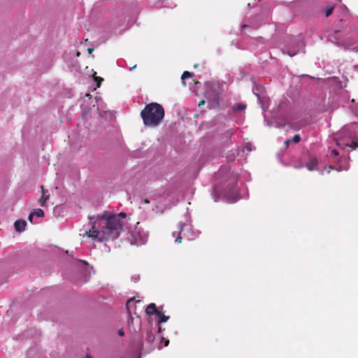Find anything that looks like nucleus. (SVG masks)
Instances as JSON below:
<instances>
[{"instance_id": "1", "label": "nucleus", "mask_w": 358, "mask_h": 358, "mask_svg": "<svg viewBox=\"0 0 358 358\" xmlns=\"http://www.w3.org/2000/svg\"><path fill=\"white\" fill-rule=\"evenodd\" d=\"M126 218L125 213L116 214L106 210L96 217L92 229L86 231L85 235L100 242L116 239L124 230L123 220Z\"/></svg>"}, {"instance_id": "2", "label": "nucleus", "mask_w": 358, "mask_h": 358, "mask_svg": "<svg viewBox=\"0 0 358 358\" xmlns=\"http://www.w3.org/2000/svg\"><path fill=\"white\" fill-rule=\"evenodd\" d=\"M353 112L358 117V105L355 106ZM336 145L343 151L341 157H345V152L358 148V124L354 122L351 126H345L338 134Z\"/></svg>"}, {"instance_id": "3", "label": "nucleus", "mask_w": 358, "mask_h": 358, "mask_svg": "<svg viewBox=\"0 0 358 358\" xmlns=\"http://www.w3.org/2000/svg\"><path fill=\"white\" fill-rule=\"evenodd\" d=\"M145 127H156L164 120L165 111L159 103H147L140 114Z\"/></svg>"}, {"instance_id": "4", "label": "nucleus", "mask_w": 358, "mask_h": 358, "mask_svg": "<svg viewBox=\"0 0 358 358\" xmlns=\"http://www.w3.org/2000/svg\"><path fill=\"white\" fill-rule=\"evenodd\" d=\"M221 84L214 81H206L204 83V97L208 101L209 109L220 108V100L221 96Z\"/></svg>"}, {"instance_id": "5", "label": "nucleus", "mask_w": 358, "mask_h": 358, "mask_svg": "<svg viewBox=\"0 0 358 358\" xmlns=\"http://www.w3.org/2000/svg\"><path fill=\"white\" fill-rule=\"evenodd\" d=\"M289 115V108L287 103L282 101L273 110L272 120H268L267 124L271 126L275 123L276 127L283 128L288 122Z\"/></svg>"}, {"instance_id": "6", "label": "nucleus", "mask_w": 358, "mask_h": 358, "mask_svg": "<svg viewBox=\"0 0 358 358\" xmlns=\"http://www.w3.org/2000/svg\"><path fill=\"white\" fill-rule=\"evenodd\" d=\"M305 46L303 41L296 36H287L284 38L282 52L290 57L297 55L300 50Z\"/></svg>"}, {"instance_id": "7", "label": "nucleus", "mask_w": 358, "mask_h": 358, "mask_svg": "<svg viewBox=\"0 0 358 358\" xmlns=\"http://www.w3.org/2000/svg\"><path fill=\"white\" fill-rule=\"evenodd\" d=\"M216 178L229 189L234 188L238 180V175L234 171L229 170L227 167H222L216 173Z\"/></svg>"}, {"instance_id": "8", "label": "nucleus", "mask_w": 358, "mask_h": 358, "mask_svg": "<svg viewBox=\"0 0 358 358\" xmlns=\"http://www.w3.org/2000/svg\"><path fill=\"white\" fill-rule=\"evenodd\" d=\"M145 313L148 315H155L158 318L157 321L158 325H159L161 323L167 322L169 318V316H166L160 310H159L157 308L155 303H151L147 306L145 309Z\"/></svg>"}, {"instance_id": "9", "label": "nucleus", "mask_w": 358, "mask_h": 358, "mask_svg": "<svg viewBox=\"0 0 358 358\" xmlns=\"http://www.w3.org/2000/svg\"><path fill=\"white\" fill-rule=\"evenodd\" d=\"M324 3H326L327 6H322V5L315 6L313 8V13H318V14H322L326 17H329L333 13L334 10L336 7V4L329 3L327 1H324Z\"/></svg>"}, {"instance_id": "10", "label": "nucleus", "mask_w": 358, "mask_h": 358, "mask_svg": "<svg viewBox=\"0 0 358 358\" xmlns=\"http://www.w3.org/2000/svg\"><path fill=\"white\" fill-rule=\"evenodd\" d=\"M252 92L257 97L258 101L262 105V108L264 112L266 111V107L262 101L261 94L266 92V89L263 85L256 82L255 78H252Z\"/></svg>"}, {"instance_id": "11", "label": "nucleus", "mask_w": 358, "mask_h": 358, "mask_svg": "<svg viewBox=\"0 0 358 358\" xmlns=\"http://www.w3.org/2000/svg\"><path fill=\"white\" fill-rule=\"evenodd\" d=\"M343 22H344V20L340 19L338 21V24H337L338 29H336L333 33L329 34L327 36V41L334 43L338 46L340 45V43L338 42V41L342 38V35L341 29V27L340 26L339 24Z\"/></svg>"}, {"instance_id": "12", "label": "nucleus", "mask_w": 358, "mask_h": 358, "mask_svg": "<svg viewBox=\"0 0 358 358\" xmlns=\"http://www.w3.org/2000/svg\"><path fill=\"white\" fill-rule=\"evenodd\" d=\"M148 155L149 157H163V149L160 145H152L148 149Z\"/></svg>"}, {"instance_id": "13", "label": "nucleus", "mask_w": 358, "mask_h": 358, "mask_svg": "<svg viewBox=\"0 0 358 358\" xmlns=\"http://www.w3.org/2000/svg\"><path fill=\"white\" fill-rule=\"evenodd\" d=\"M253 150H255V147L251 143H246L243 147L238 148L236 155L242 157L245 151L251 152Z\"/></svg>"}, {"instance_id": "14", "label": "nucleus", "mask_w": 358, "mask_h": 358, "mask_svg": "<svg viewBox=\"0 0 358 358\" xmlns=\"http://www.w3.org/2000/svg\"><path fill=\"white\" fill-rule=\"evenodd\" d=\"M41 196L38 199V203L41 206L44 207L45 206L46 202L50 199V194H47L48 191L45 189V187L43 185L41 186Z\"/></svg>"}, {"instance_id": "15", "label": "nucleus", "mask_w": 358, "mask_h": 358, "mask_svg": "<svg viewBox=\"0 0 358 358\" xmlns=\"http://www.w3.org/2000/svg\"><path fill=\"white\" fill-rule=\"evenodd\" d=\"M138 303H141V301L137 300L135 301L134 298L130 299L127 301L126 304V308L128 312V314L129 316L131 315V312L134 310V309H136V305Z\"/></svg>"}, {"instance_id": "16", "label": "nucleus", "mask_w": 358, "mask_h": 358, "mask_svg": "<svg viewBox=\"0 0 358 358\" xmlns=\"http://www.w3.org/2000/svg\"><path fill=\"white\" fill-rule=\"evenodd\" d=\"M81 108V116L83 120H87L90 116L91 108L89 106L85 105V103L80 106Z\"/></svg>"}, {"instance_id": "17", "label": "nucleus", "mask_w": 358, "mask_h": 358, "mask_svg": "<svg viewBox=\"0 0 358 358\" xmlns=\"http://www.w3.org/2000/svg\"><path fill=\"white\" fill-rule=\"evenodd\" d=\"M27 222L23 220H18L15 222L14 227L16 231L21 233L25 229Z\"/></svg>"}, {"instance_id": "18", "label": "nucleus", "mask_w": 358, "mask_h": 358, "mask_svg": "<svg viewBox=\"0 0 358 358\" xmlns=\"http://www.w3.org/2000/svg\"><path fill=\"white\" fill-rule=\"evenodd\" d=\"M247 108V105L245 103L239 102L237 103H235L232 108L231 110L234 113H241L244 111Z\"/></svg>"}, {"instance_id": "19", "label": "nucleus", "mask_w": 358, "mask_h": 358, "mask_svg": "<svg viewBox=\"0 0 358 358\" xmlns=\"http://www.w3.org/2000/svg\"><path fill=\"white\" fill-rule=\"evenodd\" d=\"M301 137L300 136V134H295L294 135V136L291 138H289V139H287L285 141V145H286V147H287L290 143H298L301 141Z\"/></svg>"}, {"instance_id": "20", "label": "nucleus", "mask_w": 358, "mask_h": 358, "mask_svg": "<svg viewBox=\"0 0 358 358\" xmlns=\"http://www.w3.org/2000/svg\"><path fill=\"white\" fill-rule=\"evenodd\" d=\"M96 73L94 71V83L95 85V87H94V90L100 87L101 85V83L103 81V78H101V77H99V76H96Z\"/></svg>"}, {"instance_id": "21", "label": "nucleus", "mask_w": 358, "mask_h": 358, "mask_svg": "<svg viewBox=\"0 0 358 358\" xmlns=\"http://www.w3.org/2000/svg\"><path fill=\"white\" fill-rule=\"evenodd\" d=\"M194 76V74L193 73L189 72L188 71H185L181 76V80H182V84L185 86L186 85L185 79L192 78Z\"/></svg>"}, {"instance_id": "22", "label": "nucleus", "mask_w": 358, "mask_h": 358, "mask_svg": "<svg viewBox=\"0 0 358 358\" xmlns=\"http://www.w3.org/2000/svg\"><path fill=\"white\" fill-rule=\"evenodd\" d=\"M317 164V158H311L310 161L306 164V167L309 171H312Z\"/></svg>"}, {"instance_id": "23", "label": "nucleus", "mask_w": 358, "mask_h": 358, "mask_svg": "<svg viewBox=\"0 0 358 358\" xmlns=\"http://www.w3.org/2000/svg\"><path fill=\"white\" fill-rule=\"evenodd\" d=\"M155 339V336L154 333L152 331H148L146 333V338L145 340L150 343H152L154 342Z\"/></svg>"}, {"instance_id": "24", "label": "nucleus", "mask_w": 358, "mask_h": 358, "mask_svg": "<svg viewBox=\"0 0 358 358\" xmlns=\"http://www.w3.org/2000/svg\"><path fill=\"white\" fill-rule=\"evenodd\" d=\"M179 233L176 236L175 242L177 243H180L182 242V236H180V233L182 231V225L181 224L178 226Z\"/></svg>"}, {"instance_id": "25", "label": "nucleus", "mask_w": 358, "mask_h": 358, "mask_svg": "<svg viewBox=\"0 0 358 358\" xmlns=\"http://www.w3.org/2000/svg\"><path fill=\"white\" fill-rule=\"evenodd\" d=\"M234 134L232 129H227L223 134V138H226L227 140L230 139Z\"/></svg>"}, {"instance_id": "26", "label": "nucleus", "mask_w": 358, "mask_h": 358, "mask_svg": "<svg viewBox=\"0 0 358 358\" xmlns=\"http://www.w3.org/2000/svg\"><path fill=\"white\" fill-rule=\"evenodd\" d=\"M34 214V215H36L38 217H43L44 216V212L41 208L35 209Z\"/></svg>"}, {"instance_id": "27", "label": "nucleus", "mask_w": 358, "mask_h": 358, "mask_svg": "<svg viewBox=\"0 0 358 358\" xmlns=\"http://www.w3.org/2000/svg\"><path fill=\"white\" fill-rule=\"evenodd\" d=\"M331 155L334 156V157H338L340 153L339 152L336 150V149H332L331 150Z\"/></svg>"}, {"instance_id": "28", "label": "nucleus", "mask_w": 358, "mask_h": 358, "mask_svg": "<svg viewBox=\"0 0 358 358\" xmlns=\"http://www.w3.org/2000/svg\"><path fill=\"white\" fill-rule=\"evenodd\" d=\"M245 28H250V26H249V25H248V24H242L241 25V31H243V30L244 29H245Z\"/></svg>"}, {"instance_id": "29", "label": "nucleus", "mask_w": 358, "mask_h": 358, "mask_svg": "<svg viewBox=\"0 0 358 358\" xmlns=\"http://www.w3.org/2000/svg\"><path fill=\"white\" fill-rule=\"evenodd\" d=\"M162 341L164 343L165 346H167L169 343V341L164 338H162Z\"/></svg>"}, {"instance_id": "30", "label": "nucleus", "mask_w": 358, "mask_h": 358, "mask_svg": "<svg viewBox=\"0 0 358 358\" xmlns=\"http://www.w3.org/2000/svg\"><path fill=\"white\" fill-rule=\"evenodd\" d=\"M34 213H31L29 215V217H28V220L32 222H33V217H34Z\"/></svg>"}, {"instance_id": "31", "label": "nucleus", "mask_w": 358, "mask_h": 358, "mask_svg": "<svg viewBox=\"0 0 358 358\" xmlns=\"http://www.w3.org/2000/svg\"><path fill=\"white\" fill-rule=\"evenodd\" d=\"M118 334H119L120 336H124V331H123V329H120L118 331Z\"/></svg>"}, {"instance_id": "32", "label": "nucleus", "mask_w": 358, "mask_h": 358, "mask_svg": "<svg viewBox=\"0 0 358 358\" xmlns=\"http://www.w3.org/2000/svg\"><path fill=\"white\" fill-rule=\"evenodd\" d=\"M87 52L89 54H92L93 52V51H94V48L90 47V48H87Z\"/></svg>"}, {"instance_id": "33", "label": "nucleus", "mask_w": 358, "mask_h": 358, "mask_svg": "<svg viewBox=\"0 0 358 358\" xmlns=\"http://www.w3.org/2000/svg\"><path fill=\"white\" fill-rule=\"evenodd\" d=\"M195 85H196V87H200V86H201V83H200L199 81H196V82L195 83Z\"/></svg>"}, {"instance_id": "34", "label": "nucleus", "mask_w": 358, "mask_h": 358, "mask_svg": "<svg viewBox=\"0 0 358 358\" xmlns=\"http://www.w3.org/2000/svg\"><path fill=\"white\" fill-rule=\"evenodd\" d=\"M164 329L160 327V325H158V332L161 333Z\"/></svg>"}, {"instance_id": "35", "label": "nucleus", "mask_w": 358, "mask_h": 358, "mask_svg": "<svg viewBox=\"0 0 358 358\" xmlns=\"http://www.w3.org/2000/svg\"><path fill=\"white\" fill-rule=\"evenodd\" d=\"M143 201L144 203H146V204L150 203V201L148 199H143Z\"/></svg>"}, {"instance_id": "36", "label": "nucleus", "mask_w": 358, "mask_h": 358, "mask_svg": "<svg viewBox=\"0 0 358 358\" xmlns=\"http://www.w3.org/2000/svg\"><path fill=\"white\" fill-rule=\"evenodd\" d=\"M205 103V101H200L199 106L203 105Z\"/></svg>"}, {"instance_id": "37", "label": "nucleus", "mask_w": 358, "mask_h": 358, "mask_svg": "<svg viewBox=\"0 0 358 358\" xmlns=\"http://www.w3.org/2000/svg\"><path fill=\"white\" fill-rule=\"evenodd\" d=\"M296 3L298 4H303V1H297Z\"/></svg>"}, {"instance_id": "38", "label": "nucleus", "mask_w": 358, "mask_h": 358, "mask_svg": "<svg viewBox=\"0 0 358 358\" xmlns=\"http://www.w3.org/2000/svg\"><path fill=\"white\" fill-rule=\"evenodd\" d=\"M262 40H264L263 37H259L258 38V41L262 42Z\"/></svg>"}, {"instance_id": "39", "label": "nucleus", "mask_w": 358, "mask_h": 358, "mask_svg": "<svg viewBox=\"0 0 358 358\" xmlns=\"http://www.w3.org/2000/svg\"><path fill=\"white\" fill-rule=\"evenodd\" d=\"M136 67V65H134V66H132V67L130 69V71L134 70Z\"/></svg>"}, {"instance_id": "40", "label": "nucleus", "mask_w": 358, "mask_h": 358, "mask_svg": "<svg viewBox=\"0 0 358 358\" xmlns=\"http://www.w3.org/2000/svg\"><path fill=\"white\" fill-rule=\"evenodd\" d=\"M80 52H79V51H77V52H76V56H77V57H78V56H80Z\"/></svg>"}, {"instance_id": "41", "label": "nucleus", "mask_w": 358, "mask_h": 358, "mask_svg": "<svg viewBox=\"0 0 358 358\" xmlns=\"http://www.w3.org/2000/svg\"><path fill=\"white\" fill-rule=\"evenodd\" d=\"M198 66H199V64H194V68H197V67H198Z\"/></svg>"}, {"instance_id": "42", "label": "nucleus", "mask_w": 358, "mask_h": 358, "mask_svg": "<svg viewBox=\"0 0 358 358\" xmlns=\"http://www.w3.org/2000/svg\"><path fill=\"white\" fill-rule=\"evenodd\" d=\"M264 117L265 120H266V115L265 114L264 115Z\"/></svg>"}, {"instance_id": "43", "label": "nucleus", "mask_w": 358, "mask_h": 358, "mask_svg": "<svg viewBox=\"0 0 358 358\" xmlns=\"http://www.w3.org/2000/svg\"><path fill=\"white\" fill-rule=\"evenodd\" d=\"M100 116L103 117V114L100 113Z\"/></svg>"}, {"instance_id": "44", "label": "nucleus", "mask_w": 358, "mask_h": 358, "mask_svg": "<svg viewBox=\"0 0 358 358\" xmlns=\"http://www.w3.org/2000/svg\"><path fill=\"white\" fill-rule=\"evenodd\" d=\"M339 1H341V0H338Z\"/></svg>"}, {"instance_id": "45", "label": "nucleus", "mask_w": 358, "mask_h": 358, "mask_svg": "<svg viewBox=\"0 0 358 358\" xmlns=\"http://www.w3.org/2000/svg\"><path fill=\"white\" fill-rule=\"evenodd\" d=\"M87 358H91V357H87Z\"/></svg>"}]
</instances>
